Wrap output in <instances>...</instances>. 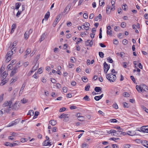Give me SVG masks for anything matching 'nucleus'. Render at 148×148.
<instances>
[{"instance_id": "f257e3e1", "label": "nucleus", "mask_w": 148, "mask_h": 148, "mask_svg": "<svg viewBox=\"0 0 148 148\" xmlns=\"http://www.w3.org/2000/svg\"><path fill=\"white\" fill-rule=\"evenodd\" d=\"M12 102L11 101H5L2 105L3 108L2 110L4 111V113H9L12 109Z\"/></svg>"}, {"instance_id": "f03ea898", "label": "nucleus", "mask_w": 148, "mask_h": 148, "mask_svg": "<svg viewBox=\"0 0 148 148\" xmlns=\"http://www.w3.org/2000/svg\"><path fill=\"white\" fill-rule=\"evenodd\" d=\"M107 79L110 82H113L116 79V76L112 74H107L106 75Z\"/></svg>"}, {"instance_id": "7ed1b4c3", "label": "nucleus", "mask_w": 148, "mask_h": 148, "mask_svg": "<svg viewBox=\"0 0 148 148\" xmlns=\"http://www.w3.org/2000/svg\"><path fill=\"white\" fill-rule=\"evenodd\" d=\"M110 66L108 65L107 63L105 62L103 63V68L104 72L105 73H107L108 70L110 69Z\"/></svg>"}, {"instance_id": "20e7f679", "label": "nucleus", "mask_w": 148, "mask_h": 148, "mask_svg": "<svg viewBox=\"0 0 148 148\" xmlns=\"http://www.w3.org/2000/svg\"><path fill=\"white\" fill-rule=\"evenodd\" d=\"M12 106V109L15 110H17L20 108V103L16 101Z\"/></svg>"}, {"instance_id": "39448f33", "label": "nucleus", "mask_w": 148, "mask_h": 148, "mask_svg": "<svg viewBox=\"0 0 148 148\" xmlns=\"http://www.w3.org/2000/svg\"><path fill=\"white\" fill-rule=\"evenodd\" d=\"M68 115V114H63L59 117V118L60 119L63 118L65 121H67L69 120V116Z\"/></svg>"}, {"instance_id": "423d86ee", "label": "nucleus", "mask_w": 148, "mask_h": 148, "mask_svg": "<svg viewBox=\"0 0 148 148\" xmlns=\"http://www.w3.org/2000/svg\"><path fill=\"white\" fill-rule=\"evenodd\" d=\"M136 87L139 92H143V90L142 84H140V85H136Z\"/></svg>"}, {"instance_id": "0eeeda50", "label": "nucleus", "mask_w": 148, "mask_h": 148, "mask_svg": "<svg viewBox=\"0 0 148 148\" xmlns=\"http://www.w3.org/2000/svg\"><path fill=\"white\" fill-rule=\"evenodd\" d=\"M17 66H15L14 69L11 71L10 74V76L11 77L14 76L17 71Z\"/></svg>"}, {"instance_id": "6e6552de", "label": "nucleus", "mask_w": 148, "mask_h": 148, "mask_svg": "<svg viewBox=\"0 0 148 148\" xmlns=\"http://www.w3.org/2000/svg\"><path fill=\"white\" fill-rule=\"evenodd\" d=\"M107 34L109 35L110 36H112V30H111V28L110 26H108L107 27Z\"/></svg>"}, {"instance_id": "1a4fd4ad", "label": "nucleus", "mask_w": 148, "mask_h": 148, "mask_svg": "<svg viewBox=\"0 0 148 148\" xmlns=\"http://www.w3.org/2000/svg\"><path fill=\"white\" fill-rule=\"evenodd\" d=\"M141 130L144 132L148 133V125L142 126L141 128Z\"/></svg>"}, {"instance_id": "9d476101", "label": "nucleus", "mask_w": 148, "mask_h": 148, "mask_svg": "<svg viewBox=\"0 0 148 148\" xmlns=\"http://www.w3.org/2000/svg\"><path fill=\"white\" fill-rule=\"evenodd\" d=\"M60 16V15H59L57 16L55 20V21H54V22L53 24V26L54 27H55L56 26V25L58 23V22L59 21Z\"/></svg>"}, {"instance_id": "9b49d317", "label": "nucleus", "mask_w": 148, "mask_h": 148, "mask_svg": "<svg viewBox=\"0 0 148 148\" xmlns=\"http://www.w3.org/2000/svg\"><path fill=\"white\" fill-rule=\"evenodd\" d=\"M93 42L92 40H91L90 41L89 40H88L86 42L85 44L86 46H91L93 44Z\"/></svg>"}, {"instance_id": "f8f14e48", "label": "nucleus", "mask_w": 148, "mask_h": 148, "mask_svg": "<svg viewBox=\"0 0 148 148\" xmlns=\"http://www.w3.org/2000/svg\"><path fill=\"white\" fill-rule=\"evenodd\" d=\"M38 63H36L34 66L33 67L32 70L31 71V72H33L35 71L38 68Z\"/></svg>"}, {"instance_id": "ddd939ff", "label": "nucleus", "mask_w": 148, "mask_h": 148, "mask_svg": "<svg viewBox=\"0 0 148 148\" xmlns=\"http://www.w3.org/2000/svg\"><path fill=\"white\" fill-rule=\"evenodd\" d=\"M127 134L130 136H133L136 135V132L134 131H128Z\"/></svg>"}, {"instance_id": "4468645a", "label": "nucleus", "mask_w": 148, "mask_h": 148, "mask_svg": "<svg viewBox=\"0 0 148 148\" xmlns=\"http://www.w3.org/2000/svg\"><path fill=\"white\" fill-rule=\"evenodd\" d=\"M142 86L143 88V93L144 92H148V87L145 84H142Z\"/></svg>"}, {"instance_id": "2eb2a0df", "label": "nucleus", "mask_w": 148, "mask_h": 148, "mask_svg": "<svg viewBox=\"0 0 148 148\" xmlns=\"http://www.w3.org/2000/svg\"><path fill=\"white\" fill-rule=\"evenodd\" d=\"M13 50L14 51L15 49H14V47L12 48L11 51H9L7 53L6 56H9V57H11L13 53Z\"/></svg>"}, {"instance_id": "dca6fc26", "label": "nucleus", "mask_w": 148, "mask_h": 148, "mask_svg": "<svg viewBox=\"0 0 148 148\" xmlns=\"http://www.w3.org/2000/svg\"><path fill=\"white\" fill-rule=\"evenodd\" d=\"M31 49L30 48H27V50H26V53L25 55L24 56V57L25 58H26L27 57V55L29 54L31 52Z\"/></svg>"}, {"instance_id": "f3484780", "label": "nucleus", "mask_w": 148, "mask_h": 148, "mask_svg": "<svg viewBox=\"0 0 148 148\" xmlns=\"http://www.w3.org/2000/svg\"><path fill=\"white\" fill-rule=\"evenodd\" d=\"M71 7L70 5H68L64 10L63 12L65 13L66 12H68Z\"/></svg>"}, {"instance_id": "a211bd4d", "label": "nucleus", "mask_w": 148, "mask_h": 148, "mask_svg": "<svg viewBox=\"0 0 148 148\" xmlns=\"http://www.w3.org/2000/svg\"><path fill=\"white\" fill-rule=\"evenodd\" d=\"M43 145L44 146H47V145H49L50 146L51 145V143L49 142L47 140H45L44 141V142L43 143Z\"/></svg>"}, {"instance_id": "6ab92c4d", "label": "nucleus", "mask_w": 148, "mask_h": 148, "mask_svg": "<svg viewBox=\"0 0 148 148\" xmlns=\"http://www.w3.org/2000/svg\"><path fill=\"white\" fill-rule=\"evenodd\" d=\"M115 0H112L111 2V3L112 5V8H111V10L114 11L115 10V6L114 4H115Z\"/></svg>"}, {"instance_id": "aec40b11", "label": "nucleus", "mask_w": 148, "mask_h": 148, "mask_svg": "<svg viewBox=\"0 0 148 148\" xmlns=\"http://www.w3.org/2000/svg\"><path fill=\"white\" fill-rule=\"evenodd\" d=\"M49 123L50 124L53 126L55 125L57 123L56 121L55 120H51Z\"/></svg>"}, {"instance_id": "412c9836", "label": "nucleus", "mask_w": 148, "mask_h": 148, "mask_svg": "<svg viewBox=\"0 0 148 148\" xmlns=\"http://www.w3.org/2000/svg\"><path fill=\"white\" fill-rule=\"evenodd\" d=\"M142 144L144 146L148 148V142L144 140L142 141Z\"/></svg>"}, {"instance_id": "4be33fe9", "label": "nucleus", "mask_w": 148, "mask_h": 148, "mask_svg": "<svg viewBox=\"0 0 148 148\" xmlns=\"http://www.w3.org/2000/svg\"><path fill=\"white\" fill-rule=\"evenodd\" d=\"M7 75H8V74L7 73L6 71H5L4 72H3V73H2V74L0 76H0L2 77L3 79H4L6 77V76Z\"/></svg>"}, {"instance_id": "5701e85b", "label": "nucleus", "mask_w": 148, "mask_h": 148, "mask_svg": "<svg viewBox=\"0 0 148 148\" xmlns=\"http://www.w3.org/2000/svg\"><path fill=\"white\" fill-rule=\"evenodd\" d=\"M121 132V131H116L114 134H113L112 135L114 136H120V132Z\"/></svg>"}, {"instance_id": "b1692460", "label": "nucleus", "mask_w": 148, "mask_h": 148, "mask_svg": "<svg viewBox=\"0 0 148 148\" xmlns=\"http://www.w3.org/2000/svg\"><path fill=\"white\" fill-rule=\"evenodd\" d=\"M101 88L100 87H96L95 88V90L97 92H99L101 91Z\"/></svg>"}, {"instance_id": "393cba45", "label": "nucleus", "mask_w": 148, "mask_h": 148, "mask_svg": "<svg viewBox=\"0 0 148 148\" xmlns=\"http://www.w3.org/2000/svg\"><path fill=\"white\" fill-rule=\"evenodd\" d=\"M90 26V24L87 22H86L84 23L82 26H84V28L86 29V27H89V26Z\"/></svg>"}, {"instance_id": "a878e982", "label": "nucleus", "mask_w": 148, "mask_h": 148, "mask_svg": "<svg viewBox=\"0 0 148 148\" xmlns=\"http://www.w3.org/2000/svg\"><path fill=\"white\" fill-rule=\"evenodd\" d=\"M15 142L16 143H11V147H13L16 145H18L20 143L18 141H16Z\"/></svg>"}, {"instance_id": "bb28decb", "label": "nucleus", "mask_w": 148, "mask_h": 148, "mask_svg": "<svg viewBox=\"0 0 148 148\" xmlns=\"http://www.w3.org/2000/svg\"><path fill=\"white\" fill-rule=\"evenodd\" d=\"M106 11L107 13L109 14L111 11V9L110 6L109 5H108L106 8Z\"/></svg>"}, {"instance_id": "cd10ccee", "label": "nucleus", "mask_w": 148, "mask_h": 148, "mask_svg": "<svg viewBox=\"0 0 148 148\" xmlns=\"http://www.w3.org/2000/svg\"><path fill=\"white\" fill-rule=\"evenodd\" d=\"M13 68L12 65L11 63L10 64L8 65V66L7 69L8 70H10L12 69Z\"/></svg>"}, {"instance_id": "c85d7f7f", "label": "nucleus", "mask_w": 148, "mask_h": 148, "mask_svg": "<svg viewBox=\"0 0 148 148\" xmlns=\"http://www.w3.org/2000/svg\"><path fill=\"white\" fill-rule=\"evenodd\" d=\"M6 59L5 60V62L6 63L8 62L11 59V57H9V56H6Z\"/></svg>"}, {"instance_id": "c756f323", "label": "nucleus", "mask_w": 148, "mask_h": 148, "mask_svg": "<svg viewBox=\"0 0 148 148\" xmlns=\"http://www.w3.org/2000/svg\"><path fill=\"white\" fill-rule=\"evenodd\" d=\"M83 99L85 101H90V99L89 98V97L88 95H86L85 97L83 98Z\"/></svg>"}, {"instance_id": "7c9ffc66", "label": "nucleus", "mask_w": 148, "mask_h": 148, "mask_svg": "<svg viewBox=\"0 0 148 148\" xmlns=\"http://www.w3.org/2000/svg\"><path fill=\"white\" fill-rule=\"evenodd\" d=\"M17 45V42L16 41H14L13 43L10 46V47H11V48H12V49L14 47V49H14V46H15Z\"/></svg>"}, {"instance_id": "2f4dec72", "label": "nucleus", "mask_w": 148, "mask_h": 148, "mask_svg": "<svg viewBox=\"0 0 148 148\" xmlns=\"http://www.w3.org/2000/svg\"><path fill=\"white\" fill-rule=\"evenodd\" d=\"M90 87V85L89 84H88L86 86L85 88V90L86 91H88L89 90Z\"/></svg>"}, {"instance_id": "473e14b6", "label": "nucleus", "mask_w": 148, "mask_h": 148, "mask_svg": "<svg viewBox=\"0 0 148 148\" xmlns=\"http://www.w3.org/2000/svg\"><path fill=\"white\" fill-rule=\"evenodd\" d=\"M29 34L28 31H26L24 34V37L25 39H27L29 37Z\"/></svg>"}, {"instance_id": "72a5a7b5", "label": "nucleus", "mask_w": 148, "mask_h": 148, "mask_svg": "<svg viewBox=\"0 0 148 148\" xmlns=\"http://www.w3.org/2000/svg\"><path fill=\"white\" fill-rule=\"evenodd\" d=\"M17 78L16 77H13L10 80L11 83H14L17 80Z\"/></svg>"}, {"instance_id": "f704fd0d", "label": "nucleus", "mask_w": 148, "mask_h": 148, "mask_svg": "<svg viewBox=\"0 0 148 148\" xmlns=\"http://www.w3.org/2000/svg\"><path fill=\"white\" fill-rule=\"evenodd\" d=\"M123 96L125 97H128L130 96L129 94L127 92H125L123 94Z\"/></svg>"}, {"instance_id": "c9c22d12", "label": "nucleus", "mask_w": 148, "mask_h": 148, "mask_svg": "<svg viewBox=\"0 0 148 148\" xmlns=\"http://www.w3.org/2000/svg\"><path fill=\"white\" fill-rule=\"evenodd\" d=\"M88 145L86 143H84L82 144V148H88Z\"/></svg>"}, {"instance_id": "e433bc0d", "label": "nucleus", "mask_w": 148, "mask_h": 148, "mask_svg": "<svg viewBox=\"0 0 148 148\" xmlns=\"http://www.w3.org/2000/svg\"><path fill=\"white\" fill-rule=\"evenodd\" d=\"M21 3H17L16 4V9L18 10L20 7Z\"/></svg>"}, {"instance_id": "4c0bfd02", "label": "nucleus", "mask_w": 148, "mask_h": 148, "mask_svg": "<svg viewBox=\"0 0 148 148\" xmlns=\"http://www.w3.org/2000/svg\"><path fill=\"white\" fill-rule=\"evenodd\" d=\"M34 114V111L33 110H30L28 112L27 115H29L31 116Z\"/></svg>"}, {"instance_id": "58836bf2", "label": "nucleus", "mask_w": 148, "mask_h": 148, "mask_svg": "<svg viewBox=\"0 0 148 148\" xmlns=\"http://www.w3.org/2000/svg\"><path fill=\"white\" fill-rule=\"evenodd\" d=\"M21 101L24 104L27 103L28 101V100L25 98H23L21 100Z\"/></svg>"}, {"instance_id": "ea45409f", "label": "nucleus", "mask_w": 148, "mask_h": 148, "mask_svg": "<svg viewBox=\"0 0 148 148\" xmlns=\"http://www.w3.org/2000/svg\"><path fill=\"white\" fill-rule=\"evenodd\" d=\"M50 15L49 13L48 12V13H47L45 15V18L46 19V20H47L48 18L49 17Z\"/></svg>"}, {"instance_id": "a19ab883", "label": "nucleus", "mask_w": 148, "mask_h": 148, "mask_svg": "<svg viewBox=\"0 0 148 148\" xmlns=\"http://www.w3.org/2000/svg\"><path fill=\"white\" fill-rule=\"evenodd\" d=\"M99 56L101 58H103L104 57V54L102 52H99Z\"/></svg>"}, {"instance_id": "79ce46f5", "label": "nucleus", "mask_w": 148, "mask_h": 148, "mask_svg": "<svg viewBox=\"0 0 148 148\" xmlns=\"http://www.w3.org/2000/svg\"><path fill=\"white\" fill-rule=\"evenodd\" d=\"M39 113L38 112H35L34 113V118H36L39 115Z\"/></svg>"}, {"instance_id": "37998d69", "label": "nucleus", "mask_w": 148, "mask_h": 148, "mask_svg": "<svg viewBox=\"0 0 148 148\" xmlns=\"http://www.w3.org/2000/svg\"><path fill=\"white\" fill-rule=\"evenodd\" d=\"M10 135L12 137L16 136L18 135L17 133L14 132H11L10 134Z\"/></svg>"}, {"instance_id": "c03bdc74", "label": "nucleus", "mask_w": 148, "mask_h": 148, "mask_svg": "<svg viewBox=\"0 0 148 148\" xmlns=\"http://www.w3.org/2000/svg\"><path fill=\"white\" fill-rule=\"evenodd\" d=\"M27 141V139L26 138H23L21 139V142L22 143H24Z\"/></svg>"}, {"instance_id": "a18cd8bd", "label": "nucleus", "mask_w": 148, "mask_h": 148, "mask_svg": "<svg viewBox=\"0 0 148 148\" xmlns=\"http://www.w3.org/2000/svg\"><path fill=\"white\" fill-rule=\"evenodd\" d=\"M82 79L83 80L84 82H86L88 81V79L87 77H84L82 78Z\"/></svg>"}, {"instance_id": "49530a36", "label": "nucleus", "mask_w": 148, "mask_h": 148, "mask_svg": "<svg viewBox=\"0 0 148 148\" xmlns=\"http://www.w3.org/2000/svg\"><path fill=\"white\" fill-rule=\"evenodd\" d=\"M3 94H2L0 95V102H2L3 100Z\"/></svg>"}, {"instance_id": "de8ad7c7", "label": "nucleus", "mask_w": 148, "mask_h": 148, "mask_svg": "<svg viewBox=\"0 0 148 148\" xmlns=\"http://www.w3.org/2000/svg\"><path fill=\"white\" fill-rule=\"evenodd\" d=\"M78 120L80 121H82L84 119V118L83 116H80L78 117Z\"/></svg>"}, {"instance_id": "09e8293b", "label": "nucleus", "mask_w": 148, "mask_h": 148, "mask_svg": "<svg viewBox=\"0 0 148 148\" xmlns=\"http://www.w3.org/2000/svg\"><path fill=\"white\" fill-rule=\"evenodd\" d=\"M14 125H16L19 122V121L18 120H16L15 121H12Z\"/></svg>"}, {"instance_id": "8fccbe9b", "label": "nucleus", "mask_w": 148, "mask_h": 148, "mask_svg": "<svg viewBox=\"0 0 148 148\" xmlns=\"http://www.w3.org/2000/svg\"><path fill=\"white\" fill-rule=\"evenodd\" d=\"M110 121L111 122H113V123H116L118 121L117 120L115 119H111L110 120Z\"/></svg>"}, {"instance_id": "3c124183", "label": "nucleus", "mask_w": 148, "mask_h": 148, "mask_svg": "<svg viewBox=\"0 0 148 148\" xmlns=\"http://www.w3.org/2000/svg\"><path fill=\"white\" fill-rule=\"evenodd\" d=\"M4 70V68L3 67H2L1 69L0 70V76L2 74V73Z\"/></svg>"}, {"instance_id": "603ef678", "label": "nucleus", "mask_w": 148, "mask_h": 148, "mask_svg": "<svg viewBox=\"0 0 148 148\" xmlns=\"http://www.w3.org/2000/svg\"><path fill=\"white\" fill-rule=\"evenodd\" d=\"M63 90L64 92L66 93L67 91V88L66 87H64L63 88Z\"/></svg>"}, {"instance_id": "864d4df0", "label": "nucleus", "mask_w": 148, "mask_h": 148, "mask_svg": "<svg viewBox=\"0 0 148 148\" xmlns=\"http://www.w3.org/2000/svg\"><path fill=\"white\" fill-rule=\"evenodd\" d=\"M127 6L126 5H123L122 6L123 9L125 10H127Z\"/></svg>"}, {"instance_id": "5fc2aeb1", "label": "nucleus", "mask_w": 148, "mask_h": 148, "mask_svg": "<svg viewBox=\"0 0 148 148\" xmlns=\"http://www.w3.org/2000/svg\"><path fill=\"white\" fill-rule=\"evenodd\" d=\"M43 68L42 67H41L38 69V72L40 74L42 73V69Z\"/></svg>"}, {"instance_id": "6e6d98bb", "label": "nucleus", "mask_w": 148, "mask_h": 148, "mask_svg": "<svg viewBox=\"0 0 148 148\" xmlns=\"http://www.w3.org/2000/svg\"><path fill=\"white\" fill-rule=\"evenodd\" d=\"M126 24L125 22H122L121 24V26L123 28L125 27L126 26Z\"/></svg>"}, {"instance_id": "4d7b16f0", "label": "nucleus", "mask_w": 148, "mask_h": 148, "mask_svg": "<svg viewBox=\"0 0 148 148\" xmlns=\"http://www.w3.org/2000/svg\"><path fill=\"white\" fill-rule=\"evenodd\" d=\"M107 60L110 63H112L113 62L112 60L110 57L107 58Z\"/></svg>"}, {"instance_id": "13d9d810", "label": "nucleus", "mask_w": 148, "mask_h": 148, "mask_svg": "<svg viewBox=\"0 0 148 148\" xmlns=\"http://www.w3.org/2000/svg\"><path fill=\"white\" fill-rule=\"evenodd\" d=\"M118 41L116 39H115L113 40V43L114 44L117 45L118 43Z\"/></svg>"}, {"instance_id": "bf43d9fd", "label": "nucleus", "mask_w": 148, "mask_h": 148, "mask_svg": "<svg viewBox=\"0 0 148 148\" xmlns=\"http://www.w3.org/2000/svg\"><path fill=\"white\" fill-rule=\"evenodd\" d=\"M5 145L6 146H10L11 147V143L9 142H6L5 144Z\"/></svg>"}, {"instance_id": "052dcab7", "label": "nucleus", "mask_w": 148, "mask_h": 148, "mask_svg": "<svg viewBox=\"0 0 148 148\" xmlns=\"http://www.w3.org/2000/svg\"><path fill=\"white\" fill-rule=\"evenodd\" d=\"M83 17L85 19L87 18L88 17V15L87 14L84 13L83 15Z\"/></svg>"}, {"instance_id": "680f3d73", "label": "nucleus", "mask_w": 148, "mask_h": 148, "mask_svg": "<svg viewBox=\"0 0 148 148\" xmlns=\"http://www.w3.org/2000/svg\"><path fill=\"white\" fill-rule=\"evenodd\" d=\"M112 106L113 108L115 109H117L118 108V106L116 103L112 105Z\"/></svg>"}, {"instance_id": "e2e57ef3", "label": "nucleus", "mask_w": 148, "mask_h": 148, "mask_svg": "<svg viewBox=\"0 0 148 148\" xmlns=\"http://www.w3.org/2000/svg\"><path fill=\"white\" fill-rule=\"evenodd\" d=\"M94 99L96 101H98L100 99H101L99 97V96H96L95 97H94Z\"/></svg>"}, {"instance_id": "0e129e2a", "label": "nucleus", "mask_w": 148, "mask_h": 148, "mask_svg": "<svg viewBox=\"0 0 148 148\" xmlns=\"http://www.w3.org/2000/svg\"><path fill=\"white\" fill-rule=\"evenodd\" d=\"M94 15L92 13L89 16V18L90 19H92L94 17Z\"/></svg>"}, {"instance_id": "69168bd1", "label": "nucleus", "mask_w": 148, "mask_h": 148, "mask_svg": "<svg viewBox=\"0 0 148 148\" xmlns=\"http://www.w3.org/2000/svg\"><path fill=\"white\" fill-rule=\"evenodd\" d=\"M66 110V108L64 107L60 109L59 110L60 112H62Z\"/></svg>"}, {"instance_id": "338daca9", "label": "nucleus", "mask_w": 148, "mask_h": 148, "mask_svg": "<svg viewBox=\"0 0 148 148\" xmlns=\"http://www.w3.org/2000/svg\"><path fill=\"white\" fill-rule=\"evenodd\" d=\"M24 51V49L23 47H21L20 48L19 50V53H22Z\"/></svg>"}, {"instance_id": "774afa93", "label": "nucleus", "mask_w": 148, "mask_h": 148, "mask_svg": "<svg viewBox=\"0 0 148 148\" xmlns=\"http://www.w3.org/2000/svg\"><path fill=\"white\" fill-rule=\"evenodd\" d=\"M112 146L113 148H118L119 147L118 145L116 144H113Z\"/></svg>"}]
</instances>
